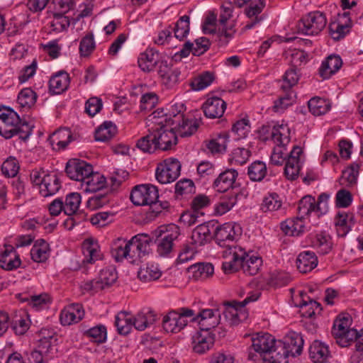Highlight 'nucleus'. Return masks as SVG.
Segmentation results:
<instances>
[{"mask_svg": "<svg viewBox=\"0 0 363 363\" xmlns=\"http://www.w3.org/2000/svg\"><path fill=\"white\" fill-rule=\"evenodd\" d=\"M223 257L225 259L222 264L225 274L234 273L241 269L245 274L253 276L258 273L262 264L260 257L250 255L238 246H230L225 250Z\"/></svg>", "mask_w": 363, "mask_h": 363, "instance_id": "1", "label": "nucleus"}, {"mask_svg": "<svg viewBox=\"0 0 363 363\" xmlns=\"http://www.w3.org/2000/svg\"><path fill=\"white\" fill-rule=\"evenodd\" d=\"M158 198V189L152 184L135 186L130 196V199L134 205L150 206L147 212V217L150 220L155 218L163 210H167L169 207L168 201H160Z\"/></svg>", "mask_w": 363, "mask_h": 363, "instance_id": "2", "label": "nucleus"}, {"mask_svg": "<svg viewBox=\"0 0 363 363\" xmlns=\"http://www.w3.org/2000/svg\"><path fill=\"white\" fill-rule=\"evenodd\" d=\"M128 313L124 311L116 316L115 325L121 335L130 333L133 326L137 330L143 331L155 321V315L152 311H140L133 318L128 317Z\"/></svg>", "mask_w": 363, "mask_h": 363, "instance_id": "3", "label": "nucleus"}, {"mask_svg": "<svg viewBox=\"0 0 363 363\" xmlns=\"http://www.w3.org/2000/svg\"><path fill=\"white\" fill-rule=\"evenodd\" d=\"M267 133H269L272 140L277 145L271 155V162L274 165H282L287 157V153L284 152V145L289 142V128L283 124L274 125L272 129L269 126H262L259 130L260 135Z\"/></svg>", "mask_w": 363, "mask_h": 363, "instance_id": "4", "label": "nucleus"}, {"mask_svg": "<svg viewBox=\"0 0 363 363\" xmlns=\"http://www.w3.org/2000/svg\"><path fill=\"white\" fill-rule=\"evenodd\" d=\"M11 119L0 121V135L6 139L18 135L23 140H26L31 135L32 128L27 122L21 123L16 112H10Z\"/></svg>", "mask_w": 363, "mask_h": 363, "instance_id": "5", "label": "nucleus"}, {"mask_svg": "<svg viewBox=\"0 0 363 363\" xmlns=\"http://www.w3.org/2000/svg\"><path fill=\"white\" fill-rule=\"evenodd\" d=\"M152 127L153 132V141H155L157 149L166 151L177 143V134L171 124L164 123L163 121H156Z\"/></svg>", "mask_w": 363, "mask_h": 363, "instance_id": "6", "label": "nucleus"}, {"mask_svg": "<svg viewBox=\"0 0 363 363\" xmlns=\"http://www.w3.org/2000/svg\"><path fill=\"white\" fill-rule=\"evenodd\" d=\"M327 18L323 12L316 11L303 16L297 24L299 33L308 35L319 34L326 26Z\"/></svg>", "mask_w": 363, "mask_h": 363, "instance_id": "7", "label": "nucleus"}, {"mask_svg": "<svg viewBox=\"0 0 363 363\" xmlns=\"http://www.w3.org/2000/svg\"><path fill=\"white\" fill-rule=\"evenodd\" d=\"M276 342H253L252 347L255 352L262 357L263 363H286L289 357L282 346L281 350L277 351Z\"/></svg>", "mask_w": 363, "mask_h": 363, "instance_id": "8", "label": "nucleus"}, {"mask_svg": "<svg viewBox=\"0 0 363 363\" xmlns=\"http://www.w3.org/2000/svg\"><path fill=\"white\" fill-rule=\"evenodd\" d=\"M181 164L177 159L169 158L160 163L156 169V179L161 184L171 183L180 175Z\"/></svg>", "mask_w": 363, "mask_h": 363, "instance_id": "9", "label": "nucleus"}, {"mask_svg": "<svg viewBox=\"0 0 363 363\" xmlns=\"http://www.w3.org/2000/svg\"><path fill=\"white\" fill-rule=\"evenodd\" d=\"M179 233V228L172 225L170 230L166 233L160 235L156 240L157 253L160 257H170L174 251V241L178 238Z\"/></svg>", "mask_w": 363, "mask_h": 363, "instance_id": "10", "label": "nucleus"}, {"mask_svg": "<svg viewBox=\"0 0 363 363\" xmlns=\"http://www.w3.org/2000/svg\"><path fill=\"white\" fill-rule=\"evenodd\" d=\"M241 234L240 225L238 223L230 222L216 227L214 237L219 245L225 246L226 242L236 240Z\"/></svg>", "mask_w": 363, "mask_h": 363, "instance_id": "11", "label": "nucleus"}, {"mask_svg": "<svg viewBox=\"0 0 363 363\" xmlns=\"http://www.w3.org/2000/svg\"><path fill=\"white\" fill-rule=\"evenodd\" d=\"M65 172L71 179L83 182L93 173V167L84 160L72 159L67 162Z\"/></svg>", "mask_w": 363, "mask_h": 363, "instance_id": "12", "label": "nucleus"}, {"mask_svg": "<svg viewBox=\"0 0 363 363\" xmlns=\"http://www.w3.org/2000/svg\"><path fill=\"white\" fill-rule=\"evenodd\" d=\"M210 41L205 37L195 40L194 43L186 41L184 43L182 48L174 55L173 58L177 61L183 57H186L191 52L194 55L200 56L206 52L210 47Z\"/></svg>", "mask_w": 363, "mask_h": 363, "instance_id": "13", "label": "nucleus"}, {"mask_svg": "<svg viewBox=\"0 0 363 363\" xmlns=\"http://www.w3.org/2000/svg\"><path fill=\"white\" fill-rule=\"evenodd\" d=\"M151 241L152 240L147 234H138L133 237L127 242L130 258H140L148 254L150 250V243Z\"/></svg>", "mask_w": 363, "mask_h": 363, "instance_id": "14", "label": "nucleus"}, {"mask_svg": "<svg viewBox=\"0 0 363 363\" xmlns=\"http://www.w3.org/2000/svg\"><path fill=\"white\" fill-rule=\"evenodd\" d=\"M157 73L167 89L174 88L180 82L181 71L177 67H172L168 62H161Z\"/></svg>", "mask_w": 363, "mask_h": 363, "instance_id": "15", "label": "nucleus"}, {"mask_svg": "<svg viewBox=\"0 0 363 363\" xmlns=\"http://www.w3.org/2000/svg\"><path fill=\"white\" fill-rule=\"evenodd\" d=\"M167 62L162 59L160 53L154 48H147L140 55L138 63L139 67L145 72H150L159 69L161 62Z\"/></svg>", "mask_w": 363, "mask_h": 363, "instance_id": "16", "label": "nucleus"}, {"mask_svg": "<svg viewBox=\"0 0 363 363\" xmlns=\"http://www.w3.org/2000/svg\"><path fill=\"white\" fill-rule=\"evenodd\" d=\"M259 296L257 294H252L247 296L242 301H233L232 302L225 303V311L223 312L224 315L228 323L231 325H236L239 323V312L238 311L244 308L250 302L257 300Z\"/></svg>", "mask_w": 363, "mask_h": 363, "instance_id": "17", "label": "nucleus"}, {"mask_svg": "<svg viewBox=\"0 0 363 363\" xmlns=\"http://www.w3.org/2000/svg\"><path fill=\"white\" fill-rule=\"evenodd\" d=\"M184 109V104L176 103L170 106L168 112L164 113L163 109L160 111L157 110L154 111L152 116L153 118H158L166 123L174 125L175 123H177L178 120L184 117L183 111Z\"/></svg>", "mask_w": 363, "mask_h": 363, "instance_id": "18", "label": "nucleus"}, {"mask_svg": "<svg viewBox=\"0 0 363 363\" xmlns=\"http://www.w3.org/2000/svg\"><path fill=\"white\" fill-rule=\"evenodd\" d=\"M226 103L222 99L216 96L208 98L203 104L202 109L206 117L209 118H220L223 116Z\"/></svg>", "mask_w": 363, "mask_h": 363, "instance_id": "19", "label": "nucleus"}, {"mask_svg": "<svg viewBox=\"0 0 363 363\" xmlns=\"http://www.w3.org/2000/svg\"><path fill=\"white\" fill-rule=\"evenodd\" d=\"M82 252L84 255V263L93 264L97 260L103 259V254L97 240L92 238H86L82 243Z\"/></svg>", "mask_w": 363, "mask_h": 363, "instance_id": "20", "label": "nucleus"}, {"mask_svg": "<svg viewBox=\"0 0 363 363\" xmlns=\"http://www.w3.org/2000/svg\"><path fill=\"white\" fill-rule=\"evenodd\" d=\"M238 176V173L235 169H226L214 180L213 188L219 192H225L230 188L233 189V184Z\"/></svg>", "mask_w": 363, "mask_h": 363, "instance_id": "21", "label": "nucleus"}, {"mask_svg": "<svg viewBox=\"0 0 363 363\" xmlns=\"http://www.w3.org/2000/svg\"><path fill=\"white\" fill-rule=\"evenodd\" d=\"M351 324V318L348 314H340L335 320L332 329V333L335 338L345 337V340H352L351 335H348V331Z\"/></svg>", "mask_w": 363, "mask_h": 363, "instance_id": "22", "label": "nucleus"}, {"mask_svg": "<svg viewBox=\"0 0 363 363\" xmlns=\"http://www.w3.org/2000/svg\"><path fill=\"white\" fill-rule=\"evenodd\" d=\"M214 228V224L203 223L198 225L192 231V243L199 246L204 245L212 239L211 230Z\"/></svg>", "mask_w": 363, "mask_h": 363, "instance_id": "23", "label": "nucleus"}, {"mask_svg": "<svg viewBox=\"0 0 363 363\" xmlns=\"http://www.w3.org/2000/svg\"><path fill=\"white\" fill-rule=\"evenodd\" d=\"M72 140V135L69 128H61L55 131L48 138V142L53 150L65 149Z\"/></svg>", "mask_w": 363, "mask_h": 363, "instance_id": "24", "label": "nucleus"}, {"mask_svg": "<svg viewBox=\"0 0 363 363\" xmlns=\"http://www.w3.org/2000/svg\"><path fill=\"white\" fill-rule=\"evenodd\" d=\"M226 330L221 326H208L206 328H201V330L195 332L193 335V340H218L224 338L226 335Z\"/></svg>", "mask_w": 363, "mask_h": 363, "instance_id": "25", "label": "nucleus"}, {"mask_svg": "<svg viewBox=\"0 0 363 363\" xmlns=\"http://www.w3.org/2000/svg\"><path fill=\"white\" fill-rule=\"evenodd\" d=\"M220 318V313L218 309H203L192 318L193 322H199L201 328L218 325Z\"/></svg>", "mask_w": 363, "mask_h": 363, "instance_id": "26", "label": "nucleus"}, {"mask_svg": "<svg viewBox=\"0 0 363 363\" xmlns=\"http://www.w3.org/2000/svg\"><path fill=\"white\" fill-rule=\"evenodd\" d=\"M342 61L339 55H331L323 61L319 68L320 76L326 79L336 73L342 67Z\"/></svg>", "mask_w": 363, "mask_h": 363, "instance_id": "27", "label": "nucleus"}, {"mask_svg": "<svg viewBox=\"0 0 363 363\" xmlns=\"http://www.w3.org/2000/svg\"><path fill=\"white\" fill-rule=\"evenodd\" d=\"M201 124V119H189L184 117L177 121L176 125L173 127L177 134L180 137H189L193 135L198 129Z\"/></svg>", "mask_w": 363, "mask_h": 363, "instance_id": "28", "label": "nucleus"}, {"mask_svg": "<svg viewBox=\"0 0 363 363\" xmlns=\"http://www.w3.org/2000/svg\"><path fill=\"white\" fill-rule=\"evenodd\" d=\"M186 320H182L175 311H170L163 319V328L167 333H177L187 325Z\"/></svg>", "mask_w": 363, "mask_h": 363, "instance_id": "29", "label": "nucleus"}, {"mask_svg": "<svg viewBox=\"0 0 363 363\" xmlns=\"http://www.w3.org/2000/svg\"><path fill=\"white\" fill-rule=\"evenodd\" d=\"M264 6V1L259 0L257 3H252L245 9V13L250 21L245 26V29H251L262 21V17L259 14L262 11Z\"/></svg>", "mask_w": 363, "mask_h": 363, "instance_id": "30", "label": "nucleus"}, {"mask_svg": "<svg viewBox=\"0 0 363 363\" xmlns=\"http://www.w3.org/2000/svg\"><path fill=\"white\" fill-rule=\"evenodd\" d=\"M296 265L300 272L308 273L318 265V257L313 252H302L297 257Z\"/></svg>", "mask_w": 363, "mask_h": 363, "instance_id": "31", "label": "nucleus"}, {"mask_svg": "<svg viewBox=\"0 0 363 363\" xmlns=\"http://www.w3.org/2000/svg\"><path fill=\"white\" fill-rule=\"evenodd\" d=\"M304 218L298 216L295 218L288 219L282 222L281 227L286 234L292 236H299L306 231V226L303 221Z\"/></svg>", "mask_w": 363, "mask_h": 363, "instance_id": "32", "label": "nucleus"}, {"mask_svg": "<svg viewBox=\"0 0 363 363\" xmlns=\"http://www.w3.org/2000/svg\"><path fill=\"white\" fill-rule=\"evenodd\" d=\"M328 346L323 342H313L309 347V356L314 363H324L329 357Z\"/></svg>", "mask_w": 363, "mask_h": 363, "instance_id": "33", "label": "nucleus"}, {"mask_svg": "<svg viewBox=\"0 0 363 363\" xmlns=\"http://www.w3.org/2000/svg\"><path fill=\"white\" fill-rule=\"evenodd\" d=\"M69 84V74L65 71H60L50 78V90L55 94H60L67 89Z\"/></svg>", "mask_w": 363, "mask_h": 363, "instance_id": "34", "label": "nucleus"}, {"mask_svg": "<svg viewBox=\"0 0 363 363\" xmlns=\"http://www.w3.org/2000/svg\"><path fill=\"white\" fill-rule=\"evenodd\" d=\"M21 259L16 254L14 248L6 249L0 254V267L6 270L10 271L18 268L21 265Z\"/></svg>", "mask_w": 363, "mask_h": 363, "instance_id": "35", "label": "nucleus"}, {"mask_svg": "<svg viewBox=\"0 0 363 363\" xmlns=\"http://www.w3.org/2000/svg\"><path fill=\"white\" fill-rule=\"evenodd\" d=\"M61 188L59 178L56 174H49L44 178V182L40 187V194L43 197L55 194Z\"/></svg>", "mask_w": 363, "mask_h": 363, "instance_id": "36", "label": "nucleus"}, {"mask_svg": "<svg viewBox=\"0 0 363 363\" xmlns=\"http://www.w3.org/2000/svg\"><path fill=\"white\" fill-rule=\"evenodd\" d=\"M312 212L320 213V214L323 213V212L321 211V207L316 206L315 199L311 196H306L303 197L298 203V216L304 218Z\"/></svg>", "mask_w": 363, "mask_h": 363, "instance_id": "37", "label": "nucleus"}, {"mask_svg": "<svg viewBox=\"0 0 363 363\" xmlns=\"http://www.w3.org/2000/svg\"><path fill=\"white\" fill-rule=\"evenodd\" d=\"M161 276L162 271L158 264L154 263H147L138 272V277L144 282L157 280Z\"/></svg>", "mask_w": 363, "mask_h": 363, "instance_id": "38", "label": "nucleus"}, {"mask_svg": "<svg viewBox=\"0 0 363 363\" xmlns=\"http://www.w3.org/2000/svg\"><path fill=\"white\" fill-rule=\"evenodd\" d=\"M30 255L35 262H45L49 257V245L44 240H38L31 248Z\"/></svg>", "mask_w": 363, "mask_h": 363, "instance_id": "39", "label": "nucleus"}, {"mask_svg": "<svg viewBox=\"0 0 363 363\" xmlns=\"http://www.w3.org/2000/svg\"><path fill=\"white\" fill-rule=\"evenodd\" d=\"M239 195V193L233 191L228 193L216 205L215 208L216 213L223 215L232 209L237 203Z\"/></svg>", "mask_w": 363, "mask_h": 363, "instance_id": "40", "label": "nucleus"}, {"mask_svg": "<svg viewBox=\"0 0 363 363\" xmlns=\"http://www.w3.org/2000/svg\"><path fill=\"white\" fill-rule=\"evenodd\" d=\"M310 112L316 116L325 114L330 108V104L328 101L320 98L313 97L308 102Z\"/></svg>", "mask_w": 363, "mask_h": 363, "instance_id": "41", "label": "nucleus"}, {"mask_svg": "<svg viewBox=\"0 0 363 363\" xmlns=\"http://www.w3.org/2000/svg\"><path fill=\"white\" fill-rule=\"evenodd\" d=\"M351 26L350 19L345 20L344 22H333L329 25L330 33L334 40H339L349 33Z\"/></svg>", "mask_w": 363, "mask_h": 363, "instance_id": "42", "label": "nucleus"}, {"mask_svg": "<svg viewBox=\"0 0 363 363\" xmlns=\"http://www.w3.org/2000/svg\"><path fill=\"white\" fill-rule=\"evenodd\" d=\"M82 183L86 185L84 189L86 191L95 192L104 188L106 179L99 173L93 172L91 175L86 177Z\"/></svg>", "mask_w": 363, "mask_h": 363, "instance_id": "43", "label": "nucleus"}, {"mask_svg": "<svg viewBox=\"0 0 363 363\" xmlns=\"http://www.w3.org/2000/svg\"><path fill=\"white\" fill-rule=\"evenodd\" d=\"M267 169L264 162L257 160L252 162L247 169V174L250 180L261 182L267 174Z\"/></svg>", "mask_w": 363, "mask_h": 363, "instance_id": "44", "label": "nucleus"}, {"mask_svg": "<svg viewBox=\"0 0 363 363\" xmlns=\"http://www.w3.org/2000/svg\"><path fill=\"white\" fill-rule=\"evenodd\" d=\"M116 131V126L111 121H105L95 131V140L106 142L111 139Z\"/></svg>", "mask_w": 363, "mask_h": 363, "instance_id": "45", "label": "nucleus"}, {"mask_svg": "<svg viewBox=\"0 0 363 363\" xmlns=\"http://www.w3.org/2000/svg\"><path fill=\"white\" fill-rule=\"evenodd\" d=\"M190 18L189 16L184 15L179 18L177 21L172 32L174 33V38L179 40H183L189 34L190 27Z\"/></svg>", "mask_w": 363, "mask_h": 363, "instance_id": "46", "label": "nucleus"}, {"mask_svg": "<svg viewBox=\"0 0 363 363\" xmlns=\"http://www.w3.org/2000/svg\"><path fill=\"white\" fill-rule=\"evenodd\" d=\"M213 74L210 72H203L195 77L190 82L194 91H201L208 86L213 81Z\"/></svg>", "mask_w": 363, "mask_h": 363, "instance_id": "47", "label": "nucleus"}, {"mask_svg": "<svg viewBox=\"0 0 363 363\" xmlns=\"http://www.w3.org/2000/svg\"><path fill=\"white\" fill-rule=\"evenodd\" d=\"M64 201V213L71 216L74 215L79 208L81 203V196L79 193L73 192L67 194Z\"/></svg>", "mask_w": 363, "mask_h": 363, "instance_id": "48", "label": "nucleus"}, {"mask_svg": "<svg viewBox=\"0 0 363 363\" xmlns=\"http://www.w3.org/2000/svg\"><path fill=\"white\" fill-rule=\"evenodd\" d=\"M282 206V201L277 193L269 194L263 199L261 210L264 212H272L279 210Z\"/></svg>", "mask_w": 363, "mask_h": 363, "instance_id": "49", "label": "nucleus"}, {"mask_svg": "<svg viewBox=\"0 0 363 363\" xmlns=\"http://www.w3.org/2000/svg\"><path fill=\"white\" fill-rule=\"evenodd\" d=\"M228 134L223 133L220 134L216 138L212 139L207 145L208 149L211 153H223L225 152L227 144L228 142Z\"/></svg>", "mask_w": 363, "mask_h": 363, "instance_id": "50", "label": "nucleus"}, {"mask_svg": "<svg viewBox=\"0 0 363 363\" xmlns=\"http://www.w3.org/2000/svg\"><path fill=\"white\" fill-rule=\"evenodd\" d=\"M51 342H40L38 349L31 352L30 356V363H44V354L52 353Z\"/></svg>", "mask_w": 363, "mask_h": 363, "instance_id": "51", "label": "nucleus"}, {"mask_svg": "<svg viewBox=\"0 0 363 363\" xmlns=\"http://www.w3.org/2000/svg\"><path fill=\"white\" fill-rule=\"evenodd\" d=\"M37 99L36 93L30 88L23 89L18 95V103L21 107L29 109Z\"/></svg>", "mask_w": 363, "mask_h": 363, "instance_id": "52", "label": "nucleus"}, {"mask_svg": "<svg viewBox=\"0 0 363 363\" xmlns=\"http://www.w3.org/2000/svg\"><path fill=\"white\" fill-rule=\"evenodd\" d=\"M195 192V186L192 180L181 179L175 184V196L177 199L189 196Z\"/></svg>", "mask_w": 363, "mask_h": 363, "instance_id": "53", "label": "nucleus"}, {"mask_svg": "<svg viewBox=\"0 0 363 363\" xmlns=\"http://www.w3.org/2000/svg\"><path fill=\"white\" fill-rule=\"evenodd\" d=\"M313 246L318 249L322 254L328 253L332 249L330 236L325 233L317 234L313 241Z\"/></svg>", "mask_w": 363, "mask_h": 363, "instance_id": "54", "label": "nucleus"}, {"mask_svg": "<svg viewBox=\"0 0 363 363\" xmlns=\"http://www.w3.org/2000/svg\"><path fill=\"white\" fill-rule=\"evenodd\" d=\"M149 133L139 139L136 143L138 148L144 152L152 153L157 150L156 143L153 141V132L152 127L148 129Z\"/></svg>", "mask_w": 363, "mask_h": 363, "instance_id": "55", "label": "nucleus"}, {"mask_svg": "<svg viewBox=\"0 0 363 363\" xmlns=\"http://www.w3.org/2000/svg\"><path fill=\"white\" fill-rule=\"evenodd\" d=\"M190 269L196 279H207L214 272V267L211 263H198Z\"/></svg>", "mask_w": 363, "mask_h": 363, "instance_id": "56", "label": "nucleus"}, {"mask_svg": "<svg viewBox=\"0 0 363 363\" xmlns=\"http://www.w3.org/2000/svg\"><path fill=\"white\" fill-rule=\"evenodd\" d=\"M118 279L117 272L114 268L108 267L100 272L98 281L102 285V289L112 285Z\"/></svg>", "mask_w": 363, "mask_h": 363, "instance_id": "57", "label": "nucleus"}, {"mask_svg": "<svg viewBox=\"0 0 363 363\" xmlns=\"http://www.w3.org/2000/svg\"><path fill=\"white\" fill-rule=\"evenodd\" d=\"M111 254L116 262H121L124 258L130 257L127 242L120 238L118 239V241L114 243V246L112 247Z\"/></svg>", "mask_w": 363, "mask_h": 363, "instance_id": "58", "label": "nucleus"}, {"mask_svg": "<svg viewBox=\"0 0 363 363\" xmlns=\"http://www.w3.org/2000/svg\"><path fill=\"white\" fill-rule=\"evenodd\" d=\"M359 164L354 162L345 170L342 171L340 178L341 184H344L342 181L347 182L349 184L356 183L359 174Z\"/></svg>", "mask_w": 363, "mask_h": 363, "instance_id": "59", "label": "nucleus"}, {"mask_svg": "<svg viewBox=\"0 0 363 363\" xmlns=\"http://www.w3.org/2000/svg\"><path fill=\"white\" fill-rule=\"evenodd\" d=\"M19 170V164L14 157H9L1 165L2 174L6 177H14Z\"/></svg>", "mask_w": 363, "mask_h": 363, "instance_id": "60", "label": "nucleus"}, {"mask_svg": "<svg viewBox=\"0 0 363 363\" xmlns=\"http://www.w3.org/2000/svg\"><path fill=\"white\" fill-rule=\"evenodd\" d=\"M95 48V41L92 33L87 34L81 40L79 44L80 55L83 57L89 56Z\"/></svg>", "mask_w": 363, "mask_h": 363, "instance_id": "61", "label": "nucleus"}, {"mask_svg": "<svg viewBox=\"0 0 363 363\" xmlns=\"http://www.w3.org/2000/svg\"><path fill=\"white\" fill-rule=\"evenodd\" d=\"M86 337H91L96 340H106L107 338L106 328L104 325H98L84 332Z\"/></svg>", "mask_w": 363, "mask_h": 363, "instance_id": "62", "label": "nucleus"}, {"mask_svg": "<svg viewBox=\"0 0 363 363\" xmlns=\"http://www.w3.org/2000/svg\"><path fill=\"white\" fill-rule=\"evenodd\" d=\"M53 16L54 20L51 23L53 30L61 32L69 26L70 22L67 16L60 13H55Z\"/></svg>", "mask_w": 363, "mask_h": 363, "instance_id": "63", "label": "nucleus"}, {"mask_svg": "<svg viewBox=\"0 0 363 363\" xmlns=\"http://www.w3.org/2000/svg\"><path fill=\"white\" fill-rule=\"evenodd\" d=\"M299 76L296 72L295 67L289 69L284 76V82L281 88L286 91L291 89L293 86L296 85L298 81Z\"/></svg>", "mask_w": 363, "mask_h": 363, "instance_id": "64", "label": "nucleus"}]
</instances>
